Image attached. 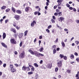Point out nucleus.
Listing matches in <instances>:
<instances>
[{"mask_svg":"<svg viewBox=\"0 0 79 79\" xmlns=\"http://www.w3.org/2000/svg\"><path fill=\"white\" fill-rule=\"evenodd\" d=\"M14 53L15 55H17V54H18V52H17L16 51H15L14 52Z\"/></svg>","mask_w":79,"mask_h":79,"instance_id":"62","label":"nucleus"},{"mask_svg":"<svg viewBox=\"0 0 79 79\" xmlns=\"http://www.w3.org/2000/svg\"><path fill=\"white\" fill-rule=\"evenodd\" d=\"M52 64H48V66H47L48 68H49L50 69H51V68H52Z\"/></svg>","mask_w":79,"mask_h":79,"instance_id":"12","label":"nucleus"},{"mask_svg":"<svg viewBox=\"0 0 79 79\" xmlns=\"http://www.w3.org/2000/svg\"><path fill=\"white\" fill-rule=\"evenodd\" d=\"M1 44L3 46V47H5V48H7V46H6V45L5 44V43H2Z\"/></svg>","mask_w":79,"mask_h":79,"instance_id":"13","label":"nucleus"},{"mask_svg":"<svg viewBox=\"0 0 79 79\" xmlns=\"http://www.w3.org/2000/svg\"><path fill=\"white\" fill-rule=\"evenodd\" d=\"M69 9H70V10H72L73 9V8L72 7H69Z\"/></svg>","mask_w":79,"mask_h":79,"instance_id":"60","label":"nucleus"},{"mask_svg":"<svg viewBox=\"0 0 79 79\" xmlns=\"http://www.w3.org/2000/svg\"><path fill=\"white\" fill-rule=\"evenodd\" d=\"M23 36V33H20L19 35V38H21Z\"/></svg>","mask_w":79,"mask_h":79,"instance_id":"16","label":"nucleus"},{"mask_svg":"<svg viewBox=\"0 0 79 79\" xmlns=\"http://www.w3.org/2000/svg\"><path fill=\"white\" fill-rule=\"evenodd\" d=\"M3 39H4L6 37V34L5 33H4L2 35Z\"/></svg>","mask_w":79,"mask_h":79,"instance_id":"18","label":"nucleus"},{"mask_svg":"<svg viewBox=\"0 0 79 79\" xmlns=\"http://www.w3.org/2000/svg\"><path fill=\"white\" fill-rule=\"evenodd\" d=\"M12 10L14 13H15V9L13 7H11Z\"/></svg>","mask_w":79,"mask_h":79,"instance_id":"23","label":"nucleus"},{"mask_svg":"<svg viewBox=\"0 0 79 79\" xmlns=\"http://www.w3.org/2000/svg\"><path fill=\"white\" fill-rule=\"evenodd\" d=\"M24 57V53L23 52L19 56V58L20 59H22Z\"/></svg>","mask_w":79,"mask_h":79,"instance_id":"4","label":"nucleus"},{"mask_svg":"<svg viewBox=\"0 0 79 79\" xmlns=\"http://www.w3.org/2000/svg\"><path fill=\"white\" fill-rule=\"evenodd\" d=\"M8 19H6L5 20V23H8Z\"/></svg>","mask_w":79,"mask_h":79,"instance_id":"56","label":"nucleus"},{"mask_svg":"<svg viewBox=\"0 0 79 79\" xmlns=\"http://www.w3.org/2000/svg\"><path fill=\"white\" fill-rule=\"evenodd\" d=\"M10 31H12V32H14V33H16V30L15 28H12L10 29Z\"/></svg>","mask_w":79,"mask_h":79,"instance_id":"10","label":"nucleus"},{"mask_svg":"<svg viewBox=\"0 0 79 79\" xmlns=\"http://www.w3.org/2000/svg\"><path fill=\"white\" fill-rule=\"evenodd\" d=\"M67 72L68 73H71V70H68L67 71Z\"/></svg>","mask_w":79,"mask_h":79,"instance_id":"47","label":"nucleus"},{"mask_svg":"<svg viewBox=\"0 0 79 79\" xmlns=\"http://www.w3.org/2000/svg\"><path fill=\"white\" fill-rule=\"evenodd\" d=\"M37 14H38V12H35L34 13V15H37Z\"/></svg>","mask_w":79,"mask_h":79,"instance_id":"50","label":"nucleus"},{"mask_svg":"<svg viewBox=\"0 0 79 79\" xmlns=\"http://www.w3.org/2000/svg\"><path fill=\"white\" fill-rule=\"evenodd\" d=\"M58 16H61L62 15V12H60L58 13Z\"/></svg>","mask_w":79,"mask_h":79,"instance_id":"22","label":"nucleus"},{"mask_svg":"<svg viewBox=\"0 0 79 79\" xmlns=\"http://www.w3.org/2000/svg\"><path fill=\"white\" fill-rule=\"evenodd\" d=\"M52 48L53 49V50H56V45H54L52 47Z\"/></svg>","mask_w":79,"mask_h":79,"instance_id":"24","label":"nucleus"},{"mask_svg":"<svg viewBox=\"0 0 79 79\" xmlns=\"http://www.w3.org/2000/svg\"><path fill=\"white\" fill-rule=\"evenodd\" d=\"M76 22L77 24H79V20H76Z\"/></svg>","mask_w":79,"mask_h":79,"instance_id":"41","label":"nucleus"},{"mask_svg":"<svg viewBox=\"0 0 79 79\" xmlns=\"http://www.w3.org/2000/svg\"><path fill=\"white\" fill-rule=\"evenodd\" d=\"M74 55L76 56H78V54H77V52H75Z\"/></svg>","mask_w":79,"mask_h":79,"instance_id":"51","label":"nucleus"},{"mask_svg":"<svg viewBox=\"0 0 79 79\" xmlns=\"http://www.w3.org/2000/svg\"><path fill=\"white\" fill-rule=\"evenodd\" d=\"M59 21L60 22H62V21H64V18L62 17H61L59 18Z\"/></svg>","mask_w":79,"mask_h":79,"instance_id":"8","label":"nucleus"},{"mask_svg":"<svg viewBox=\"0 0 79 79\" xmlns=\"http://www.w3.org/2000/svg\"><path fill=\"white\" fill-rule=\"evenodd\" d=\"M56 52V49L53 50V54H55V53Z\"/></svg>","mask_w":79,"mask_h":79,"instance_id":"29","label":"nucleus"},{"mask_svg":"<svg viewBox=\"0 0 79 79\" xmlns=\"http://www.w3.org/2000/svg\"><path fill=\"white\" fill-rule=\"evenodd\" d=\"M34 65L36 68H38V67H39V65L36 63H35L34 64Z\"/></svg>","mask_w":79,"mask_h":79,"instance_id":"20","label":"nucleus"},{"mask_svg":"<svg viewBox=\"0 0 79 79\" xmlns=\"http://www.w3.org/2000/svg\"><path fill=\"white\" fill-rule=\"evenodd\" d=\"M27 32H28V31L27 30L26 31L24 32V35L25 36H26V35H27Z\"/></svg>","mask_w":79,"mask_h":79,"instance_id":"26","label":"nucleus"},{"mask_svg":"<svg viewBox=\"0 0 79 79\" xmlns=\"http://www.w3.org/2000/svg\"><path fill=\"white\" fill-rule=\"evenodd\" d=\"M64 57V55L60 54V57L61 58H63Z\"/></svg>","mask_w":79,"mask_h":79,"instance_id":"25","label":"nucleus"},{"mask_svg":"<svg viewBox=\"0 0 79 79\" xmlns=\"http://www.w3.org/2000/svg\"><path fill=\"white\" fill-rule=\"evenodd\" d=\"M28 74H29V75L32 74H33V72H28Z\"/></svg>","mask_w":79,"mask_h":79,"instance_id":"36","label":"nucleus"},{"mask_svg":"<svg viewBox=\"0 0 79 79\" xmlns=\"http://www.w3.org/2000/svg\"><path fill=\"white\" fill-rule=\"evenodd\" d=\"M52 22V23H55V20H54V19H51V20Z\"/></svg>","mask_w":79,"mask_h":79,"instance_id":"32","label":"nucleus"},{"mask_svg":"<svg viewBox=\"0 0 79 79\" xmlns=\"http://www.w3.org/2000/svg\"><path fill=\"white\" fill-rule=\"evenodd\" d=\"M57 3H58V5H57V6H60V5L61 4V2H62L61 1H60V0H58L57 1Z\"/></svg>","mask_w":79,"mask_h":79,"instance_id":"7","label":"nucleus"},{"mask_svg":"<svg viewBox=\"0 0 79 79\" xmlns=\"http://www.w3.org/2000/svg\"><path fill=\"white\" fill-rule=\"evenodd\" d=\"M6 64H4L3 65V67L4 68H6Z\"/></svg>","mask_w":79,"mask_h":79,"instance_id":"45","label":"nucleus"},{"mask_svg":"<svg viewBox=\"0 0 79 79\" xmlns=\"http://www.w3.org/2000/svg\"><path fill=\"white\" fill-rule=\"evenodd\" d=\"M31 71H34V67L32 66V68H31Z\"/></svg>","mask_w":79,"mask_h":79,"instance_id":"34","label":"nucleus"},{"mask_svg":"<svg viewBox=\"0 0 79 79\" xmlns=\"http://www.w3.org/2000/svg\"><path fill=\"white\" fill-rule=\"evenodd\" d=\"M58 71V68H56L55 69V72H57Z\"/></svg>","mask_w":79,"mask_h":79,"instance_id":"31","label":"nucleus"},{"mask_svg":"<svg viewBox=\"0 0 79 79\" xmlns=\"http://www.w3.org/2000/svg\"><path fill=\"white\" fill-rule=\"evenodd\" d=\"M22 45H23V42L21 41L20 42L19 44L20 47H21V46H22Z\"/></svg>","mask_w":79,"mask_h":79,"instance_id":"40","label":"nucleus"},{"mask_svg":"<svg viewBox=\"0 0 79 79\" xmlns=\"http://www.w3.org/2000/svg\"><path fill=\"white\" fill-rule=\"evenodd\" d=\"M57 8V6H54V9H56Z\"/></svg>","mask_w":79,"mask_h":79,"instance_id":"59","label":"nucleus"},{"mask_svg":"<svg viewBox=\"0 0 79 79\" xmlns=\"http://www.w3.org/2000/svg\"><path fill=\"white\" fill-rule=\"evenodd\" d=\"M44 50V48H40V52H42V51H43Z\"/></svg>","mask_w":79,"mask_h":79,"instance_id":"35","label":"nucleus"},{"mask_svg":"<svg viewBox=\"0 0 79 79\" xmlns=\"http://www.w3.org/2000/svg\"><path fill=\"white\" fill-rule=\"evenodd\" d=\"M13 26H14V27H16V23L14 22L13 24Z\"/></svg>","mask_w":79,"mask_h":79,"instance_id":"39","label":"nucleus"},{"mask_svg":"<svg viewBox=\"0 0 79 79\" xmlns=\"http://www.w3.org/2000/svg\"><path fill=\"white\" fill-rule=\"evenodd\" d=\"M61 44L63 47H65V44H64V42H63V41H62L61 42Z\"/></svg>","mask_w":79,"mask_h":79,"instance_id":"19","label":"nucleus"},{"mask_svg":"<svg viewBox=\"0 0 79 79\" xmlns=\"http://www.w3.org/2000/svg\"><path fill=\"white\" fill-rule=\"evenodd\" d=\"M10 9L9 8L6 9V12H8V11H10Z\"/></svg>","mask_w":79,"mask_h":79,"instance_id":"37","label":"nucleus"},{"mask_svg":"<svg viewBox=\"0 0 79 79\" xmlns=\"http://www.w3.org/2000/svg\"><path fill=\"white\" fill-rule=\"evenodd\" d=\"M46 31L48 32V33H50V30H48V29H46Z\"/></svg>","mask_w":79,"mask_h":79,"instance_id":"38","label":"nucleus"},{"mask_svg":"<svg viewBox=\"0 0 79 79\" xmlns=\"http://www.w3.org/2000/svg\"><path fill=\"white\" fill-rule=\"evenodd\" d=\"M66 6L67 7H68V8H69L70 6V5H69V4H66Z\"/></svg>","mask_w":79,"mask_h":79,"instance_id":"43","label":"nucleus"},{"mask_svg":"<svg viewBox=\"0 0 79 79\" xmlns=\"http://www.w3.org/2000/svg\"><path fill=\"white\" fill-rule=\"evenodd\" d=\"M10 71L12 73H14L15 72H16V69H15L14 68L12 69H10Z\"/></svg>","mask_w":79,"mask_h":79,"instance_id":"14","label":"nucleus"},{"mask_svg":"<svg viewBox=\"0 0 79 79\" xmlns=\"http://www.w3.org/2000/svg\"><path fill=\"white\" fill-rule=\"evenodd\" d=\"M56 42H58V38H56V40L55 41Z\"/></svg>","mask_w":79,"mask_h":79,"instance_id":"52","label":"nucleus"},{"mask_svg":"<svg viewBox=\"0 0 79 79\" xmlns=\"http://www.w3.org/2000/svg\"><path fill=\"white\" fill-rule=\"evenodd\" d=\"M42 63H43V60H40V64H42Z\"/></svg>","mask_w":79,"mask_h":79,"instance_id":"54","label":"nucleus"},{"mask_svg":"<svg viewBox=\"0 0 79 79\" xmlns=\"http://www.w3.org/2000/svg\"><path fill=\"white\" fill-rule=\"evenodd\" d=\"M63 58V59L65 60H67V57L66 56H64Z\"/></svg>","mask_w":79,"mask_h":79,"instance_id":"33","label":"nucleus"},{"mask_svg":"<svg viewBox=\"0 0 79 79\" xmlns=\"http://www.w3.org/2000/svg\"><path fill=\"white\" fill-rule=\"evenodd\" d=\"M16 12L18 14H21V11L20 10H17L16 11Z\"/></svg>","mask_w":79,"mask_h":79,"instance_id":"15","label":"nucleus"},{"mask_svg":"<svg viewBox=\"0 0 79 79\" xmlns=\"http://www.w3.org/2000/svg\"><path fill=\"white\" fill-rule=\"evenodd\" d=\"M27 67L25 66H23L22 67V69L23 70V71H26V70L27 69Z\"/></svg>","mask_w":79,"mask_h":79,"instance_id":"11","label":"nucleus"},{"mask_svg":"<svg viewBox=\"0 0 79 79\" xmlns=\"http://www.w3.org/2000/svg\"><path fill=\"white\" fill-rule=\"evenodd\" d=\"M75 44L76 45H77L79 44V42L78 41H76L75 42Z\"/></svg>","mask_w":79,"mask_h":79,"instance_id":"30","label":"nucleus"},{"mask_svg":"<svg viewBox=\"0 0 79 79\" xmlns=\"http://www.w3.org/2000/svg\"><path fill=\"white\" fill-rule=\"evenodd\" d=\"M28 52L30 53L32 55H33L34 54V52H33V51L32 50H31V49H29L28 50Z\"/></svg>","mask_w":79,"mask_h":79,"instance_id":"17","label":"nucleus"},{"mask_svg":"<svg viewBox=\"0 0 79 79\" xmlns=\"http://www.w3.org/2000/svg\"><path fill=\"white\" fill-rule=\"evenodd\" d=\"M30 10H32V9L29 7H27L25 8V11L26 12H28Z\"/></svg>","mask_w":79,"mask_h":79,"instance_id":"3","label":"nucleus"},{"mask_svg":"<svg viewBox=\"0 0 79 79\" xmlns=\"http://www.w3.org/2000/svg\"><path fill=\"white\" fill-rule=\"evenodd\" d=\"M39 54H40V56H44V55L43 54H42L41 53H39Z\"/></svg>","mask_w":79,"mask_h":79,"instance_id":"48","label":"nucleus"},{"mask_svg":"<svg viewBox=\"0 0 79 79\" xmlns=\"http://www.w3.org/2000/svg\"><path fill=\"white\" fill-rule=\"evenodd\" d=\"M49 5V3H48V2H46V6H48Z\"/></svg>","mask_w":79,"mask_h":79,"instance_id":"63","label":"nucleus"},{"mask_svg":"<svg viewBox=\"0 0 79 79\" xmlns=\"http://www.w3.org/2000/svg\"><path fill=\"white\" fill-rule=\"evenodd\" d=\"M39 54V53L37 51H35L33 52V55H35L36 56H38Z\"/></svg>","mask_w":79,"mask_h":79,"instance_id":"6","label":"nucleus"},{"mask_svg":"<svg viewBox=\"0 0 79 79\" xmlns=\"http://www.w3.org/2000/svg\"><path fill=\"white\" fill-rule=\"evenodd\" d=\"M14 65L16 67H18V65L17 64H14Z\"/></svg>","mask_w":79,"mask_h":79,"instance_id":"61","label":"nucleus"},{"mask_svg":"<svg viewBox=\"0 0 79 79\" xmlns=\"http://www.w3.org/2000/svg\"><path fill=\"white\" fill-rule=\"evenodd\" d=\"M64 31L66 32H68L69 30H68V29H64Z\"/></svg>","mask_w":79,"mask_h":79,"instance_id":"58","label":"nucleus"},{"mask_svg":"<svg viewBox=\"0 0 79 79\" xmlns=\"http://www.w3.org/2000/svg\"><path fill=\"white\" fill-rule=\"evenodd\" d=\"M10 68H11V69H12L14 68V67H13V65L12 64H10Z\"/></svg>","mask_w":79,"mask_h":79,"instance_id":"28","label":"nucleus"},{"mask_svg":"<svg viewBox=\"0 0 79 79\" xmlns=\"http://www.w3.org/2000/svg\"><path fill=\"white\" fill-rule=\"evenodd\" d=\"M77 61L78 62V63L79 62V58L78 57L76 59Z\"/></svg>","mask_w":79,"mask_h":79,"instance_id":"42","label":"nucleus"},{"mask_svg":"<svg viewBox=\"0 0 79 79\" xmlns=\"http://www.w3.org/2000/svg\"><path fill=\"white\" fill-rule=\"evenodd\" d=\"M6 7L5 6H3L1 7V9L2 10H5L6 8Z\"/></svg>","mask_w":79,"mask_h":79,"instance_id":"27","label":"nucleus"},{"mask_svg":"<svg viewBox=\"0 0 79 79\" xmlns=\"http://www.w3.org/2000/svg\"><path fill=\"white\" fill-rule=\"evenodd\" d=\"M76 77H79V74H77L76 75Z\"/></svg>","mask_w":79,"mask_h":79,"instance_id":"49","label":"nucleus"},{"mask_svg":"<svg viewBox=\"0 0 79 79\" xmlns=\"http://www.w3.org/2000/svg\"><path fill=\"white\" fill-rule=\"evenodd\" d=\"M14 17L16 20H19V15H15V16Z\"/></svg>","mask_w":79,"mask_h":79,"instance_id":"9","label":"nucleus"},{"mask_svg":"<svg viewBox=\"0 0 79 79\" xmlns=\"http://www.w3.org/2000/svg\"><path fill=\"white\" fill-rule=\"evenodd\" d=\"M73 11L75 12H76L77 11V10H76V9L75 8H74L73 9Z\"/></svg>","mask_w":79,"mask_h":79,"instance_id":"64","label":"nucleus"},{"mask_svg":"<svg viewBox=\"0 0 79 79\" xmlns=\"http://www.w3.org/2000/svg\"><path fill=\"white\" fill-rule=\"evenodd\" d=\"M10 43L12 44H16V41L14 39H11L10 40Z\"/></svg>","mask_w":79,"mask_h":79,"instance_id":"1","label":"nucleus"},{"mask_svg":"<svg viewBox=\"0 0 79 79\" xmlns=\"http://www.w3.org/2000/svg\"><path fill=\"white\" fill-rule=\"evenodd\" d=\"M57 64L59 68H61V66H62V63L61 61H58L57 63Z\"/></svg>","mask_w":79,"mask_h":79,"instance_id":"2","label":"nucleus"},{"mask_svg":"<svg viewBox=\"0 0 79 79\" xmlns=\"http://www.w3.org/2000/svg\"><path fill=\"white\" fill-rule=\"evenodd\" d=\"M52 18L53 19H54V20H55L56 19V17H55V16H52Z\"/></svg>","mask_w":79,"mask_h":79,"instance_id":"46","label":"nucleus"},{"mask_svg":"<svg viewBox=\"0 0 79 79\" xmlns=\"http://www.w3.org/2000/svg\"><path fill=\"white\" fill-rule=\"evenodd\" d=\"M56 12H60V10H59L58 9H56Z\"/></svg>","mask_w":79,"mask_h":79,"instance_id":"57","label":"nucleus"},{"mask_svg":"<svg viewBox=\"0 0 79 79\" xmlns=\"http://www.w3.org/2000/svg\"><path fill=\"white\" fill-rule=\"evenodd\" d=\"M55 16H58V13H55L54 14Z\"/></svg>","mask_w":79,"mask_h":79,"instance_id":"55","label":"nucleus"},{"mask_svg":"<svg viewBox=\"0 0 79 79\" xmlns=\"http://www.w3.org/2000/svg\"><path fill=\"white\" fill-rule=\"evenodd\" d=\"M38 74H36V76H35V79H37L38 78Z\"/></svg>","mask_w":79,"mask_h":79,"instance_id":"53","label":"nucleus"},{"mask_svg":"<svg viewBox=\"0 0 79 79\" xmlns=\"http://www.w3.org/2000/svg\"><path fill=\"white\" fill-rule=\"evenodd\" d=\"M36 24V22H35V20H34L31 23V27H34V25Z\"/></svg>","mask_w":79,"mask_h":79,"instance_id":"5","label":"nucleus"},{"mask_svg":"<svg viewBox=\"0 0 79 79\" xmlns=\"http://www.w3.org/2000/svg\"><path fill=\"white\" fill-rule=\"evenodd\" d=\"M70 57V58L72 59H74V55H73V54H71Z\"/></svg>","mask_w":79,"mask_h":79,"instance_id":"21","label":"nucleus"},{"mask_svg":"<svg viewBox=\"0 0 79 79\" xmlns=\"http://www.w3.org/2000/svg\"><path fill=\"white\" fill-rule=\"evenodd\" d=\"M51 27H52V25H50L48 27V29H49L50 28H51Z\"/></svg>","mask_w":79,"mask_h":79,"instance_id":"44","label":"nucleus"}]
</instances>
